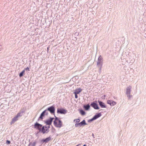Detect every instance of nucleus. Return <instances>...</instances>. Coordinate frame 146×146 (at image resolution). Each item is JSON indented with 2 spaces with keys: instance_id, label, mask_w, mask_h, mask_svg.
<instances>
[{
  "instance_id": "1",
  "label": "nucleus",
  "mask_w": 146,
  "mask_h": 146,
  "mask_svg": "<svg viewBox=\"0 0 146 146\" xmlns=\"http://www.w3.org/2000/svg\"><path fill=\"white\" fill-rule=\"evenodd\" d=\"M55 117L54 120L53 121V123L54 125L57 127L60 128L62 126V123L60 120L59 118L56 117L55 115H54Z\"/></svg>"
},
{
  "instance_id": "2",
  "label": "nucleus",
  "mask_w": 146,
  "mask_h": 146,
  "mask_svg": "<svg viewBox=\"0 0 146 146\" xmlns=\"http://www.w3.org/2000/svg\"><path fill=\"white\" fill-rule=\"evenodd\" d=\"M131 88L132 87L129 86H127L126 88V94L129 99H130L132 96L130 95Z\"/></svg>"
},
{
  "instance_id": "3",
  "label": "nucleus",
  "mask_w": 146,
  "mask_h": 146,
  "mask_svg": "<svg viewBox=\"0 0 146 146\" xmlns=\"http://www.w3.org/2000/svg\"><path fill=\"white\" fill-rule=\"evenodd\" d=\"M46 110L47 112L49 111L51 114L54 115L55 109L54 105L48 108Z\"/></svg>"
},
{
  "instance_id": "4",
  "label": "nucleus",
  "mask_w": 146,
  "mask_h": 146,
  "mask_svg": "<svg viewBox=\"0 0 146 146\" xmlns=\"http://www.w3.org/2000/svg\"><path fill=\"white\" fill-rule=\"evenodd\" d=\"M67 112V110L62 108H58L57 110V113L61 114H65Z\"/></svg>"
},
{
  "instance_id": "5",
  "label": "nucleus",
  "mask_w": 146,
  "mask_h": 146,
  "mask_svg": "<svg viewBox=\"0 0 146 146\" xmlns=\"http://www.w3.org/2000/svg\"><path fill=\"white\" fill-rule=\"evenodd\" d=\"M48 114V112H47V111L46 110H45L41 113L40 116L38 118V121L39 120H42L43 118V117H44L45 115H47Z\"/></svg>"
},
{
  "instance_id": "6",
  "label": "nucleus",
  "mask_w": 146,
  "mask_h": 146,
  "mask_svg": "<svg viewBox=\"0 0 146 146\" xmlns=\"http://www.w3.org/2000/svg\"><path fill=\"white\" fill-rule=\"evenodd\" d=\"M90 106L95 110H99L100 109L96 101L92 102L91 103Z\"/></svg>"
},
{
  "instance_id": "7",
  "label": "nucleus",
  "mask_w": 146,
  "mask_h": 146,
  "mask_svg": "<svg viewBox=\"0 0 146 146\" xmlns=\"http://www.w3.org/2000/svg\"><path fill=\"white\" fill-rule=\"evenodd\" d=\"M34 128L36 129L39 130V132H41L40 131L41 130L42 127V125L38 123V122H36L34 124Z\"/></svg>"
},
{
  "instance_id": "8",
  "label": "nucleus",
  "mask_w": 146,
  "mask_h": 146,
  "mask_svg": "<svg viewBox=\"0 0 146 146\" xmlns=\"http://www.w3.org/2000/svg\"><path fill=\"white\" fill-rule=\"evenodd\" d=\"M54 119V117H50L48 119L44 121V123L47 125H50L51 124L52 121Z\"/></svg>"
},
{
  "instance_id": "9",
  "label": "nucleus",
  "mask_w": 146,
  "mask_h": 146,
  "mask_svg": "<svg viewBox=\"0 0 146 146\" xmlns=\"http://www.w3.org/2000/svg\"><path fill=\"white\" fill-rule=\"evenodd\" d=\"M51 138L50 137V136L48 137H47L45 139H43L41 140V142L43 143H48L49 141L50 140Z\"/></svg>"
},
{
  "instance_id": "10",
  "label": "nucleus",
  "mask_w": 146,
  "mask_h": 146,
  "mask_svg": "<svg viewBox=\"0 0 146 146\" xmlns=\"http://www.w3.org/2000/svg\"><path fill=\"white\" fill-rule=\"evenodd\" d=\"M90 108V105L89 104H84L83 106V108L86 111H88Z\"/></svg>"
},
{
  "instance_id": "11",
  "label": "nucleus",
  "mask_w": 146,
  "mask_h": 146,
  "mask_svg": "<svg viewBox=\"0 0 146 146\" xmlns=\"http://www.w3.org/2000/svg\"><path fill=\"white\" fill-rule=\"evenodd\" d=\"M98 102L99 103V106L102 108H106V106L105 105L104 103L102 102L100 100L98 101Z\"/></svg>"
},
{
  "instance_id": "12",
  "label": "nucleus",
  "mask_w": 146,
  "mask_h": 146,
  "mask_svg": "<svg viewBox=\"0 0 146 146\" xmlns=\"http://www.w3.org/2000/svg\"><path fill=\"white\" fill-rule=\"evenodd\" d=\"M107 103L111 106H113L116 104V102L111 100H108L107 101Z\"/></svg>"
},
{
  "instance_id": "13",
  "label": "nucleus",
  "mask_w": 146,
  "mask_h": 146,
  "mask_svg": "<svg viewBox=\"0 0 146 146\" xmlns=\"http://www.w3.org/2000/svg\"><path fill=\"white\" fill-rule=\"evenodd\" d=\"M102 115V114L101 113H96L93 117V118L95 120H96L99 117H100Z\"/></svg>"
},
{
  "instance_id": "14",
  "label": "nucleus",
  "mask_w": 146,
  "mask_h": 146,
  "mask_svg": "<svg viewBox=\"0 0 146 146\" xmlns=\"http://www.w3.org/2000/svg\"><path fill=\"white\" fill-rule=\"evenodd\" d=\"M79 126L81 127L82 126H84L85 125H87V124L86 123V121L85 120H83L81 122L79 123Z\"/></svg>"
},
{
  "instance_id": "15",
  "label": "nucleus",
  "mask_w": 146,
  "mask_h": 146,
  "mask_svg": "<svg viewBox=\"0 0 146 146\" xmlns=\"http://www.w3.org/2000/svg\"><path fill=\"white\" fill-rule=\"evenodd\" d=\"M82 91V89L80 88H79L75 89L74 92V94H79Z\"/></svg>"
},
{
  "instance_id": "16",
  "label": "nucleus",
  "mask_w": 146,
  "mask_h": 146,
  "mask_svg": "<svg viewBox=\"0 0 146 146\" xmlns=\"http://www.w3.org/2000/svg\"><path fill=\"white\" fill-rule=\"evenodd\" d=\"M19 117L17 115H16L12 119L11 122V123H14L16 121H17Z\"/></svg>"
},
{
  "instance_id": "17",
  "label": "nucleus",
  "mask_w": 146,
  "mask_h": 146,
  "mask_svg": "<svg viewBox=\"0 0 146 146\" xmlns=\"http://www.w3.org/2000/svg\"><path fill=\"white\" fill-rule=\"evenodd\" d=\"M102 61H98V62H97V65H98V66H100V70H101V68L102 67Z\"/></svg>"
},
{
  "instance_id": "18",
  "label": "nucleus",
  "mask_w": 146,
  "mask_h": 146,
  "mask_svg": "<svg viewBox=\"0 0 146 146\" xmlns=\"http://www.w3.org/2000/svg\"><path fill=\"white\" fill-rule=\"evenodd\" d=\"M46 128H47V126L45 125V126H42V128H41V130L40 131H41V132L43 134H44L45 133V132L44 131H43V129H44L45 128V129H46Z\"/></svg>"
},
{
  "instance_id": "19",
  "label": "nucleus",
  "mask_w": 146,
  "mask_h": 146,
  "mask_svg": "<svg viewBox=\"0 0 146 146\" xmlns=\"http://www.w3.org/2000/svg\"><path fill=\"white\" fill-rule=\"evenodd\" d=\"M80 113L82 115H84L86 114V112L83 110H80Z\"/></svg>"
},
{
  "instance_id": "20",
  "label": "nucleus",
  "mask_w": 146,
  "mask_h": 146,
  "mask_svg": "<svg viewBox=\"0 0 146 146\" xmlns=\"http://www.w3.org/2000/svg\"><path fill=\"white\" fill-rule=\"evenodd\" d=\"M25 70H23L21 72H20L19 74V76L20 77H21L22 76H23L25 72Z\"/></svg>"
},
{
  "instance_id": "21",
  "label": "nucleus",
  "mask_w": 146,
  "mask_h": 146,
  "mask_svg": "<svg viewBox=\"0 0 146 146\" xmlns=\"http://www.w3.org/2000/svg\"><path fill=\"white\" fill-rule=\"evenodd\" d=\"M103 58L101 55H100L98 59V61H102Z\"/></svg>"
},
{
  "instance_id": "22",
  "label": "nucleus",
  "mask_w": 146,
  "mask_h": 146,
  "mask_svg": "<svg viewBox=\"0 0 146 146\" xmlns=\"http://www.w3.org/2000/svg\"><path fill=\"white\" fill-rule=\"evenodd\" d=\"M37 143V142L36 141H34L33 142V143H32L31 142V145H31V146H35L36 144Z\"/></svg>"
},
{
  "instance_id": "23",
  "label": "nucleus",
  "mask_w": 146,
  "mask_h": 146,
  "mask_svg": "<svg viewBox=\"0 0 146 146\" xmlns=\"http://www.w3.org/2000/svg\"><path fill=\"white\" fill-rule=\"evenodd\" d=\"M23 114L21 113L20 112L18 113L16 115L18 117L22 116Z\"/></svg>"
},
{
  "instance_id": "24",
  "label": "nucleus",
  "mask_w": 146,
  "mask_h": 146,
  "mask_svg": "<svg viewBox=\"0 0 146 146\" xmlns=\"http://www.w3.org/2000/svg\"><path fill=\"white\" fill-rule=\"evenodd\" d=\"M95 119H94L93 118V117L92 118H91V119H89V120H88V122H91L92 121L94 120Z\"/></svg>"
},
{
  "instance_id": "25",
  "label": "nucleus",
  "mask_w": 146,
  "mask_h": 146,
  "mask_svg": "<svg viewBox=\"0 0 146 146\" xmlns=\"http://www.w3.org/2000/svg\"><path fill=\"white\" fill-rule=\"evenodd\" d=\"M21 113L23 114V113L25 112V110L24 109V108L21 109L20 111Z\"/></svg>"
},
{
  "instance_id": "26",
  "label": "nucleus",
  "mask_w": 146,
  "mask_h": 146,
  "mask_svg": "<svg viewBox=\"0 0 146 146\" xmlns=\"http://www.w3.org/2000/svg\"><path fill=\"white\" fill-rule=\"evenodd\" d=\"M50 128V125H48V126H47L46 129V131H47L46 132H49V129Z\"/></svg>"
},
{
  "instance_id": "27",
  "label": "nucleus",
  "mask_w": 146,
  "mask_h": 146,
  "mask_svg": "<svg viewBox=\"0 0 146 146\" xmlns=\"http://www.w3.org/2000/svg\"><path fill=\"white\" fill-rule=\"evenodd\" d=\"M11 143V141L9 140H7L6 141V143L7 145H9Z\"/></svg>"
},
{
  "instance_id": "28",
  "label": "nucleus",
  "mask_w": 146,
  "mask_h": 146,
  "mask_svg": "<svg viewBox=\"0 0 146 146\" xmlns=\"http://www.w3.org/2000/svg\"><path fill=\"white\" fill-rule=\"evenodd\" d=\"M75 126L76 127H78L79 126V125L78 123H76L75 125Z\"/></svg>"
},
{
  "instance_id": "29",
  "label": "nucleus",
  "mask_w": 146,
  "mask_h": 146,
  "mask_svg": "<svg viewBox=\"0 0 146 146\" xmlns=\"http://www.w3.org/2000/svg\"><path fill=\"white\" fill-rule=\"evenodd\" d=\"M74 94L75 95V98L76 99L77 98H78V95H77L78 94Z\"/></svg>"
},
{
  "instance_id": "30",
  "label": "nucleus",
  "mask_w": 146,
  "mask_h": 146,
  "mask_svg": "<svg viewBox=\"0 0 146 146\" xmlns=\"http://www.w3.org/2000/svg\"><path fill=\"white\" fill-rule=\"evenodd\" d=\"M24 70H28V71L30 70L29 68L28 67H27L26 68H25Z\"/></svg>"
},
{
  "instance_id": "31",
  "label": "nucleus",
  "mask_w": 146,
  "mask_h": 146,
  "mask_svg": "<svg viewBox=\"0 0 146 146\" xmlns=\"http://www.w3.org/2000/svg\"><path fill=\"white\" fill-rule=\"evenodd\" d=\"M46 129L45 128L44 129H43L42 130L43 131H44L45 132V133H47L48 132H46L47 131H46Z\"/></svg>"
},
{
  "instance_id": "32",
  "label": "nucleus",
  "mask_w": 146,
  "mask_h": 146,
  "mask_svg": "<svg viewBox=\"0 0 146 146\" xmlns=\"http://www.w3.org/2000/svg\"><path fill=\"white\" fill-rule=\"evenodd\" d=\"M76 122H79L80 121V120L79 119H76Z\"/></svg>"
},
{
  "instance_id": "33",
  "label": "nucleus",
  "mask_w": 146,
  "mask_h": 146,
  "mask_svg": "<svg viewBox=\"0 0 146 146\" xmlns=\"http://www.w3.org/2000/svg\"><path fill=\"white\" fill-rule=\"evenodd\" d=\"M31 142H30L28 146H30L31 145Z\"/></svg>"
},
{
  "instance_id": "34",
  "label": "nucleus",
  "mask_w": 146,
  "mask_h": 146,
  "mask_svg": "<svg viewBox=\"0 0 146 146\" xmlns=\"http://www.w3.org/2000/svg\"><path fill=\"white\" fill-rule=\"evenodd\" d=\"M83 146H86V144H84Z\"/></svg>"
},
{
  "instance_id": "35",
  "label": "nucleus",
  "mask_w": 146,
  "mask_h": 146,
  "mask_svg": "<svg viewBox=\"0 0 146 146\" xmlns=\"http://www.w3.org/2000/svg\"><path fill=\"white\" fill-rule=\"evenodd\" d=\"M92 136L94 138V135L93 133H92Z\"/></svg>"
},
{
  "instance_id": "36",
  "label": "nucleus",
  "mask_w": 146,
  "mask_h": 146,
  "mask_svg": "<svg viewBox=\"0 0 146 146\" xmlns=\"http://www.w3.org/2000/svg\"><path fill=\"white\" fill-rule=\"evenodd\" d=\"M76 120V119H75L74 120V121H75Z\"/></svg>"
},
{
  "instance_id": "37",
  "label": "nucleus",
  "mask_w": 146,
  "mask_h": 146,
  "mask_svg": "<svg viewBox=\"0 0 146 146\" xmlns=\"http://www.w3.org/2000/svg\"><path fill=\"white\" fill-rule=\"evenodd\" d=\"M54 130H55V129L54 128Z\"/></svg>"
}]
</instances>
